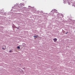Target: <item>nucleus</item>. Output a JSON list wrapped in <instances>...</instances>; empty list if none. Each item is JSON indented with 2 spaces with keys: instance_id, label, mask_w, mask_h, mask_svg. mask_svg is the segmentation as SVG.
<instances>
[{
  "instance_id": "nucleus-5",
  "label": "nucleus",
  "mask_w": 75,
  "mask_h": 75,
  "mask_svg": "<svg viewBox=\"0 0 75 75\" xmlns=\"http://www.w3.org/2000/svg\"><path fill=\"white\" fill-rule=\"evenodd\" d=\"M17 48H18V49H20V46L18 47Z\"/></svg>"
},
{
  "instance_id": "nucleus-6",
  "label": "nucleus",
  "mask_w": 75,
  "mask_h": 75,
  "mask_svg": "<svg viewBox=\"0 0 75 75\" xmlns=\"http://www.w3.org/2000/svg\"><path fill=\"white\" fill-rule=\"evenodd\" d=\"M67 33H68V32H67V33H65L66 34H67Z\"/></svg>"
},
{
  "instance_id": "nucleus-4",
  "label": "nucleus",
  "mask_w": 75,
  "mask_h": 75,
  "mask_svg": "<svg viewBox=\"0 0 75 75\" xmlns=\"http://www.w3.org/2000/svg\"><path fill=\"white\" fill-rule=\"evenodd\" d=\"M13 51L12 50L9 51V52H13Z\"/></svg>"
},
{
  "instance_id": "nucleus-7",
  "label": "nucleus",
  "mask_w": 75,
  "mask_h": 75,
  "mask_svg": "<svg viewBox=\"0 0 75 75\" xmlns=\"http://www.w3.org/2000/svg\"><path fill=\"white\" fill-rule=\"evenodd\" d=\"M23 6H24V4H23Z\"/></svg>"
},
{
  "instance_id": "nucleus-3",
  "label": "nucleus",
  "mask_w": 75,
  "mask_h": 75,
  "mask_svg": "<svg viewBox=\"0 0 75 75\" xmlns=\"http://www.w3.org/2000/svg\"><path fill=\"white\" fill-rule=\"evenodd\" d=\"M34 37H35L34 38H37V37H38V36H33Z\"/></svg>"
},
{
  "instance_id": "nucleus-1",
  "label": "nucleus",
  "mask_w": 75,
  "mask_h": 75,
  "mask_svg": "<svg viewBox=\"0 0 75 75\" xmlns=\"http://www.w3.org/2000/svg\"><path fill=\"white\" fill-rule=\"evenodd\" d=\"M6 46H3L2 47V50H6Z\"/></svg>"
},
{
  "instance_id": "nucleus-2",
  "label": "nucleus",
  "mask_w": 75,
  "mask_h": 75,
  "mask_svg": "<svg viewBox=\"0 0 75 75\" xmlns=\"http://www.w3.org/2000/svg\"><path fill=\"white\" fill-rule=\"evenodd\" d=\"M53 40L55 42H57V39L55 38L53 39Z\"/></svg>"
}]
</instances>
